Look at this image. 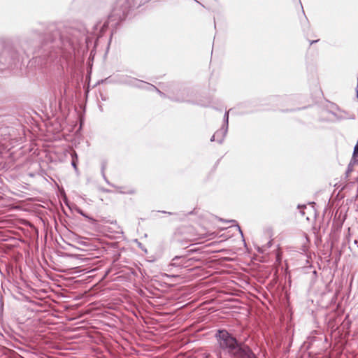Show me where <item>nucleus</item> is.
Here are the masks:
<instances>
[{
    "mask_svg": "<svg viewBox=\"0 0 358 358\" xmlns=\"http://www.w3.org/2000/svg\"><path fill=\"white\" fill-rule=\"evenodd\" d=\"M353 157L355 159L358 157V143L356 145L355 148Z\"/></svg>",
    "mask_w": 358,
    "mask_h": 358,
    "instance_id": "obj_4",
    "label": "nucleus"
},
{
    "mask_svg": "<svg viewBox=\"0 0 358 358\" xmlns=\"http://www.w3.org/2000/svg\"><path fill=\"white\" fill-rule=\"evenodd\" d=\"M117 189L122 194H132L136 192L135 189L131 186H117Z\"/></svg>",
    "mask_w": 358,
    "mask_h": 358,
    "instance_id": "obj_2",
    "label": "nucleus"
},
{
    "mask_svg": "<svg viewBox=\"0 0 358 358\" xmlns=\"http://www.w3.org/2000/svg\"><path fill=\"white\" fill-rule=\"evenodd\" d=\"M215 234L214 232L212 233H207V234H199L197 237H192L188 239V241L194 242V241H198L202 238H208V236H210L212 235Z\"/></svg>",
    "mask_w": 358,
    "mask_h": 358,
    "instance_id": "obj_3",
    "label": "nucleus"
},
{
    "mask_svg": "<svg viewBox=\"0 0 358 358\" xmlns=\"http://www.w3.org/2000/svg\"><path fill=\"white\" fill-rule=\"evenodd\" d=\"M317 41H318V40L312 41L310 42V44H313V43L317 42Z\"/></svg>",
    "mask_w": 358,
    "mask_h": 358,
    "instance_id": "obj_7",
    "label": "nucleus"
},
{
    "mask_svg": "<svg viewBox=\"0 0 358 358\" xmlns=\"http://www.w3.org/2000/svg\"><path fill=\"white\" fill-rule=\"evenodd\" d=\"M213 236V235H212V236ZM209 237H210V239H212V237H211V236H209Z\"/></svg>",
    "mask_w": 358,
    "mask_h": 358,
    "instance_id": "obj_8",
    "label": "nucleus"
},
{
    "mask_svg": "<svg viewBox=\"0 0 358 358\" xmlns=\"http://www.w3.org/2000/svg\"><path fill=\"white\" fill-rule=\"evenodd\" d=\"M215 338L220 349L227 351L234 358H256L249 346L239 343L227 331H217Z\"/></svg>",
    "mask_w": 358,
    "mask_h": 358,
    "instance_id": "obj_1",
    "label": "nucleus"
},
{
    "mask_svg": "<svg viewBox=\"0 0 358 358\" xmlns=\"http://www.w3.org/2000/svg\"><path fill=\"white\" fill-rule=\"evenodd\" d=\"M180 259L179 257L176 256L172 259V263L170 264V266L176 265L177 263L176 261Z\"/></svg>",
    "mask_w": 358,
    "mask_h": 358,
    "instance_id": "obj_5",
    "label": "nucleus"
},
{
    "mask_svg": "<svg viewBox=\"0 0 358 358\" xmlns=\"http://www.w3.org/2000/svg\"><path fill=\"white\" fill-rule=\"evenodd\" d=\"M72 165L76 169V162L74 159L72 160Z\"/></svg>",
    "mask_w": 358,
    "mask_h": 358,
    "instance_id": "obj_6",
    "label": "nucleus"
}]
</instances>
